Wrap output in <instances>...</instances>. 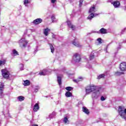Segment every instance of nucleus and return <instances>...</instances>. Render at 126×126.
Returning <instances> with one entry per match:
<instances>
[{"label":"nucleus","instance_id":"1","mask_svg":"<svg viewBox=\"0 0 126 126\" xmlns=\"http://www.w3.org/2000/svg\"><path fill=\"white\" fill-rule=\"evenodd\" d=\"M118 113L122 119H126V108L122 106L119 107Z\"/></svg>","mask_w":126,"mask_h":126},{"label":"nucleus","instance_id":"2","mask_svg":"<svg viewBox=\"0 0 126 126\" xmlns=\"http://www.w3.org/2000/svg\"><path fill=\"white\" fill-rule=\"evenodd\" d=\"M1 75L4 79H8L9 78V75H10V73L9 71L7 70L6 68L4 69H2L1 70Z\"/></svg>","mask_w":126,"mask_h":126},{"label":"nucleus","instance_id":"3","mask_svg":"<svg viewBox=\"0 0 126 126\" xmlns=\"http://www.w3.org/2000/svg\"><path fill=\"white\" fill-rule=\"evenodd\" d=\"M73 60L75 63H79L81 61V56L78 53H75L73 56Z\"/></svg>","mask_w":126,"mask_h":126},{"label":"nucleus","instance_id":"4","mask_svg":"<svg viewBox=\"0 0 126 126\" xmlns=\"http://www.w3.org/2000/svg\"><path fill=\"white\" fill-rule=\"evenodd\" d=\"M27 44H28V42L25 39H21L20 41V47L21 48H26Z\"/></svg>","mask_w":126,"mask_h":126},{"label":"nucleus","instance_id":"5","mask_svg":"<svg viewBox=\"0 0 126 126\" xmlns=\"http://www.w3.org/2000/svg\"><path fill=\"white\" fill-rule=\"evenodd\" d=\"M120 68L122 71H125V70H126V63L123 62L121 63Z\"/></svg>","mask_w":126,"mask_h":126},{"label":"nucleus","instance_id":"6","mask_svg":"<svg viewBox=\"0 0 126 126\" xmlns=\"http://www.w3.org/2000/svg\"><path fill=\"white\" fill-rule=\"evenodd\" d=\"M43 22V20L41 18H37L33 21V24H35V25H38V24H40V23H42Z\"/></svg>","mask_w":126,"mask_h":126},{"label":"nucleus","instance_id":"7","mask_svg":"<svg viewBox=\"0 0 126 126\" xmlns=\"http://www.w3.org/2000/svg\"><path fill=\"white\" fill-rule=\"evenodd\" d=\"M67 23L68 27L71 28L72 30H75V26L72 25L71 22L70 21H67Z\"/></svg>","mask_w":126,"mask_h":126},{"label":"nucleus","instance_id":"8","mask_svg":"<svg viewBox=\"0 0 126 126\" xmlns=\"http://www.w3.org/2000/svg\"><path fill=\"white\" fill-rule=\"evenodd\" d=\"M112 4H113L114 7L115 8H117V7H119L120 5H121V3L119 1H115L112 2Z\"/></svg>","mask_w":126,"mask_h":126},{"label":"nucleus","instance_id":"9","mask_svg":"<svg viewBox=\"0 0 126 126\" xmlns=\"http://www.w3.org/2000/svg\"><path fill=\"white\" fill-rule=\"evenodd\" d=\"M96 11V8L94 5L93 6H92L90 8V10L89 11V13H94Z\"/></svg>","mask_w":126,"mask_h":126},{"label":"nucleus","instance_id":"10","mask_svg":"<svg viewBox=\"0 0 126 126\" xmlns=\"http://www.w3.org/2000/svg\"><path fill=\"white\" fill-rule=\"evenodd\" d=\"M72 44L73 45H74V46H75V47H77L78 48L81 47V45H80L79 42H78V41H76L75 39H74L72 41Z\"/></svg>","mask_w":126,"mask_h":126},{"label":"nucleus","instance_id":"11","mask_svg":"<svg viewBox=\"0 0 126 126\" xmlns=\"http://www.w3.org/2000/svg\"><path fill=\"white\" fill-rule=\"evenodd\" d=\"M39 109V103H36L33 106V110L34 112H37Z\"/></svg>","mask_w":126,"mask_h":126},{"label":"nucleus","instance_id":"12","mask_svg":"<svg viewBox=\"0 0 126 126\" xmlns=\"http://www.w3.org/2000/svg\"><path fill=\"white\" fill-rule=\"evenodd\" d=\"M50 31H51V30L48 28L44 29L43 33H44L45 36H48L49 35V32H50Z\"/></svg>","mask_w":126,"mask_h":126},{"label":"nucleus","instance_id":"13","mask_svg":"<svg viewBox=\"0 0 126 126\" xmlns=\"http://www.w3.org/2000/svg\"><path fill=\"white\" fill-rule=\"evenodd\" d=\"M83 112H84V113H85L87 115H89V114H90L89 110H88V109H87V108L85 107H83Z\"/></svg>","mask_w":126,"mask_h":126},{"label":"nucleus","instance_id":"14","mask_svg":"<svg viewBox=\"0 0 126 126\" xmlns=\"http://www.w3.org/2000/svg\"><path fill=\"white\" fill-rule=\"evenodd\" d=\"M83 80V78L80 77L77 79H74L73 81H74L75 83H78L79 81H82Z\"/></svg>","mask_w":126,"mask_h":126},{"label":"nucleus","instance_id":"15","mask_svg":"<svg viewBox=\"0 0 126 126\" xmlns=\"http://www.w3.org/2000/svg\"><path fill=\"white\" fill-rule=\"evenodd\" d=\"M99 32H100V33H101V34H107V29H104V28H101L99 30Z\"/></svg>","mask_w":126,"mask_h":126},{"label":"nucleus","instance_id":"16","mask_svg":"<svg viewBox=\"0 0 126 126\" xmlns=\"http://www.w3.org/2000/svg\"><path fill=\"white\" fill-rule=\"evenodd\" d=\"M49 45L50 46L51 53H55V48L54 47V46H53V44L51 43H49Z\"/></svg>","mask_w":126,"mask_h":126},{"label":"nucleus","instance_id":"17","mask_svg":"<svg viewBox=\"0 0 126 126\" xmlns=\"http://www.w3.org/2000/svg\"><path fill=\"white\" fill-rule=\"evenodd\" d=\"M65 95L66 97H67V98H68L72 96V93H71L70 92H66L65 94Z\"/></svg>","mask_w":126,"mask_h":126},{"label":"nucleus","instance_id":"18","mask_svg":"<svg viewBox=\"0 0 126 126\" xmlns=\"http://www.w3.org/2000/svg\"><path fill=\"white\" fill-rule=\"evenodd\" d=\"M6 63V60H0V66H2V65H4Z\"/></svg>","mask_w":126,"mask_h":126},{"label":"nucleus","instance_id":"19","mask_svg":"<svg viewBox=\"0 0 126 126\" xmlns=\"http://www.w3.org/2000/svg\"><path fill=\"white\" fill-rule=\"evenodd\" d=\"M24 86H29V85H30V81L28 80L24 81Z\"/></svg>","mask_w":126,"mask_h":126},{"label":"nucleus","instance_id":"20","mask_svg":"<svg viewBox=\"0 0 126 126\" xmlns=\"http://www.w3.org/2000/svg\"><path fill=\"white\" fill-rule=\"evenodd\" d=\"M95 17V15L94 13H91L89 16L88 17L87 19L89 20H91L92 18H94Z\"/></svg>","mask_w":126,"mask_h":126},{"label":"nucleus","instance_id":"21","mask_svg":"<svg viewBox=\"0 0 126 126\" xmlns=\"http://www.w3.org/2000/svg\"><path fill=\"white\" fill-rule=\"evenodd\" d=\"M17 99H18L19 101H20V102H22V101H24L25 97H24V96L22 95H20L17 97Z\"/></svg>","mask_w":126,"mask_h":126},{"label":"nucleus","instance_id":"22","mask_svg":"<svg viewBox=\"0 0 126 126\" xmlns=\"http://www.w3.org/2000/svg\"><path fill=\"white\" fill-rule=\"evenodd\" d=\"M122 74H124V72H119L117 71L115 72V75L116 76H120V75H122Z\"/></svg>","mask_w":126,"mask_h":126},{"label":"nucleus","instance_id":"23","mask_svg":"<svg viewBox=\"0 0 126 126\" xmlns=\"http://www.w3.org/2000/svg\"><path fill=\"white\" fill-rule=\"evenodd\" d=\"M57 81L60 85H62V77H61L60 76H58Z\"/></svg>","mask_w":126,"mask_h":126},{"label":"nucleus","instance_id":"24","mask_svg":"<svg viewBox=\"0 0 126 126\" xmlns=\"http://www.w3.org/2000/svg\"><path fill=\"white\" fill-rule=\"evenodd\" d=\"M105 77V74H101L97 76V79H101V78H104Z\"/></svg>","mask_w":126,"mask_h":126},{"label":"nucleus","instance_id":"25","mask_svg":"<svg viewBox=\"0 0 126 126\" xmlns=\"http://www.w3.org/2000/svg\"><path fill=\"white\" fill-rule=\"evenodd\" d=\"M90 88L91 89V90H92V91L93 92V91H95V90H96V86H94V85H91L90 86Z\"/></svg>","mask_w":126,"mask_h":126},{"label":"nucleus","instance_id":"26","mask_svg":"<svg viewBox=\"0 0 126 126\" xmlns=\"http://www.w3.org/2000/svg\"><path fill=\"white\" fill-rule=\"evenodd\" d=\"M65 89L67 90V91L69 92L71 91V90H73V88L71 87H67L65 88Z\"/></svg>","mask_w":126,"mask_h":126},{"label":"nucleus","instance_id":"27","mask_svg":"<svg viewBox=\"0 0 126 126\" xmlns=\"http://www.w3.org/2000/svg\"><path fill=\"white\" fill-rule=\"evenodd\" d=\"M13 54L14 55V56H18L19 54H18V52L16 50L13 49Z\"/></svg>","mask_w":126,"mask_h":126},{"label":"nucleus","instance_id":"28","mask_svg":"<svg viewBox=\"0 0 126 126\" xmlns=\"http://www.w3.org/2000/svg\"><path fill=\"white\" fill-rule=\"evenodd\" d=\"M86 92L87 94H89V93L93 92L92 90L90 88L89 89H86Z\"/></svg>","mask_w":126,"mask_h":126},{"label":"nucleus","instance_id":"29","mask_svg":"<svg viewBox=\"0 0 126 126\" xmlns=\"http://www.w3.org/2000/svg\"><path fill=\"white\" fill-rule=\"evenodd\" d=\"M68 122V119H67V117H64L63 119V122L64 124H66Z\"/></svg>","mask_w":126,"mask_h":126},{"label":"nucleus","instance_id":"30","mask_svg":"<svg viewBox=\"0 0 126 126\" xmlns=\"http://www.w3.org/2000/svg\"><path fill=\"white\" fill-rule=\"evenodd\" d=\"M24 4H28V3H30V1L29 0H24Z\"/></svg>","mask_w":126,"mask_h":126},{"label":"nucleus","instance_id":"31","mask_svg":"<svg viewBox=\"0 0 126 126\" xmlns=\"http://www.w3.org/2000/svg\"><path fill=\"white\" fill-rule=\"evenodd\" d=\"M20 67L21 68V70H23V68H24V65L23 64H20Z\"/></svg>","mask_w":126,"mask_h":126},{"label":"nucleus","instance_id":"32","mask_svg":"<svg viewBox=\"0 0 126 126\" xmlns=\"http://www.w3.org/2000/svg\"><path fill=\"white\" fill-rule=\"evenodd\" d=\"M97 40L99 42V44H102V38H99L97 39Z\"/></svg>","mask_w":126,"mask_h":126},{"label":"nucleus","instance_id":"33","mask_svg":"<svg viewBox=\"0 0 126 126\" xmlns=\"http://www.w3.org/2000/svg\"><path fill=\"white\" fill-rule=\"evenodd\" d=\"M4 87V85L1 83L0 86V89H3Z\"/></svg>","mask_w":126,"mask_h":126},{"label":"nucleus","instance_id":"34","mask_svg":"<svg viewBox=\"0 0 126 126\" xmlns=\"http://www.w3.org/2000/svg\"><path fill=\"white\" fill-rule=\"evenodd\" d=\"M94 55H91V56L90 57V60H93V59H94Z\"/></svg>","mask_w":126,"mask_h":126},{"label":"nucleus","instance_id":"35","mask_svg":"<svg viewBox=\"0 0 126 126\" xmlns=\"http://www.w3.org/2000/svg\"><path fill=\"white\" fill-rule=\"evenodd\" d=\"M39 75H45V73H44V72L41 71L39 73Z\"/></svg>","mask_w":126,"mask_h":126},{"label":"nucleus","instance_id":"36","mask_svg":"<svg viewBox=\"0 0 126 126\" xmlns=\"http://www.w3.org/2000/svg\"><path fill=\"white\" fill-rule=\"evenodd\" d=\"M51 19H52V21L54 22V20H55V19H56V17H55V16H54V15L52 16Z\"/></svg>","mask_w":126,"mask_h":126},{"label":"nucleus","instance_id":"37","mask_svg":"<svg viewBox=\"0 0 126 126\" xmlns=\"http://www.w3.org/2000/svg\"><path fill=\"white\" fill-rule=\"evenodd\" d=\"M100 100L101 101H105V100H106V99L105 98V97H104V96H101L100 98Z\"/></svg>","mask_w":126,"mask_h":126},{"label":"nucleus","instance_id":"38","mask_svg":"<svg viewBox=\"0 0 126 126\" xmlns=\"http://www.w3.org/2000/svg\"><path fill=\"white\" fill-rule=\"evenodd\" d=\"M0 94H2V93H3V89H0Z\"/></svg>","mask_w":126,"mask_h":126},{"label":"nucleus","instance_id":"39","mask_svg":"<svg viewBox=\"0 0 126 126\" xmlns=\"http://www.w3.org/2000/svg\"><path fill=\"white\" fill-rule=\"evenodd\" d=\"M57 1V0H51L52 3H55Z\"/></svg>","mask_w":126,"mask_h":126},{"label":"nucleus","instance_id":"40","mask_svg":"<svg viewBox=\"0 0 126 126\" xmlns=\"http://www.w3.org/2000/svg\"><path fill=\"white\" fill-rule=\"evenodd\" d=\"M83 3V2H80V3H79L80 6H82V3Z\"/></svg>","mask_w":126,"mask_h":126},{"label":"nucleus","instance_id":"41","mask_svg":"<svg viewBox=\"0 0 126 126\" xmlns=\"http://www.w3.org/2000/svg\"><path fill=\"white\" fill-rule=\"evenodd\" d=\"M83 0H80L79 2H83Z\"/></svg>","mask_w":126,"mask_h":126},{"label":"nucleus","instance_id":"42","mask_svg":"<svg viewBox=\"0 0 126 126\" xmlns=\"http://www.w3.org/2000/svg\"><path fill=\"white\" fill-rule=\"evenodd\" d=\"M32 126H39L38 125H33Z\"/></svg>","mask_w":126,"mask_h":126},{"label":"nucleus","instance_id":"43","mask_svg":"<svg viewBox=\"0 0 126 126\" xmlns=\"http://www.w3.org/2000/svg\"><path fill=\"white\" fill-rule=\"evenodd\" d=\"M0 125H1V121L0 120Z\"/></svg>","mask_w":126,"mask_h":126},{"label":"nucleus","instance_id":"44","mask_svg":"<svg viewBox=\"0 0 126 126\" xmlns=\"http://www.w3.org/2000/svg\"><path fill=\"white\" fill-rule=\"evenodd\" d=\"M52 38H55V37L54 36H52Z\"/></svg>","mask_w":126,"mask_h":126}]
</instances>
